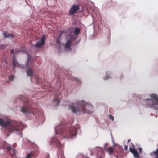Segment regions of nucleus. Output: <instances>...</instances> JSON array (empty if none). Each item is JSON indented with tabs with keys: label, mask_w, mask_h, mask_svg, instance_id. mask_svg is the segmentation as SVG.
Instances as JSON below:
<instances>
[{
	"label": "nucleus",
	"mask_w": 158,
	"mask_h": 158,
	"mask_svg": "<svg viewBox=\"0 0 158 158\" xmlns=\"http://www.w3.org/2000/svg\"><path fill=\"white\" fill-rule=\"evenodd\" d=\"M93 106L87 103L84 101L80 102H77L76 103H72L69 106V108L71 109L73 113L80 114L83 113L90 114L92 112Z\"/></svg>",
	"instance_id": "obj_1"
},
{
	"label": "nucleus",
	"mask_w": 158,
	"mask_h": 158,
	"mask_svg": "<svg viewBox=\"0 0 158 158\" xmlns=\"http://www.w3.org/2000/svg\"><path fill=\"white\" fill-rule=\"evenodd\" d=\"M55 132L56 134L64 135L69 138L76 135L77 129L73 127L66 128L65 127L60 126L56 127Z\"/></svg>",
	"instance_id": "obj_2"
},
{
	"label": "nucleus",
	"mask_w": 158,
	"mask_h": 158,
	"mask_svg": "<svg viewBox=\"0 0 158 158\" xmlns=\"http://www.w3.org/2000/svg\"><path fill=\"white\" fill-rule=\"evenodd\" d=\"M0 125L5 128L9 127V131L10 132L13 131H18L22 130V126L21 123L16 121L11 122L9 119L4 121L0 118Z\"/></svg>",
	"instance_id": "obj_3"
},
{
	"label": "nucleus",
	"mask_w": 158,
	"mask_h": 158,
	"mask_svg": "<svg viewBox=\"0 0 158 158\" xmlns=\"http://www.w3.org/2000/svg\"><path fill=\"white\" fill-rule=\"evenodd\" d=\"M152 99H146L143 100L144 105L147 107L158 110V96L154 94L150 95Z\"/></svg>",
	"instance_id": "obj_4"
},
{
	"label": "nucleus",
	"mask_w": 158,
	"mask_h": 158,
	"mask_svg": "<svg viewBox=\"0 0 158 158\" xmlns=\"http://www.w3.org/2000/svg\"><path fill=\"white\" fill-rule=\"evenodd\" d=\"M23 96H21L20 99H22L23 101H24V106L21 107V111L24 113L28 112L29 113H32L33 114H34L35 112L32 110H31V108L29 107L28 105V99L26 98L23 99Z\"/></svg>",
	"instance_id": "obj_5"
},
{
	"label": "nucleus",
	"mask_w": 158,
	"mask_h": 158,
	"mask_svg": "<svg viewBox=\"0 0 158 158\" xmlns=\"http://www.w3.org/2000/svg\"><path fill=\"white\" fill-rule=\"evenodd\" d=\"M79 9L80 7L78 5H73L69 10V14L72 15L75 14Z\"/></svg>",
	"instance_id": "obj_6"
},
{
	"label": "nucleus",
	"mask_w": 158,
	"mask_h": 158,
	"mask_svg": "<svg viewBox=\"0 0 158 158\" xmlns=\"http://www.w3.org/2000/svg\"><path fill=\"white\" fill-rule=\"evenodd\" d=\"M132 144L133 148L130 147H129V150L130 152L133 154L135 157L139 158V156L138 152L134 149V146L132 143Z\"/></svg>",
	"instance_id": "obj_7"
},
{
	"label": "nucleus",
	"mask_w": 158,
	"mask_h": 158,
	"mask_svg": "<svg viewBox=\"0 0 158 158\" xmlns=\"http://www.w3.org/2000/svg\"><path fill=\"white\" fill-rule=\"evenodd\" d=\"M45 36H43L41 39L40 40L38 41L35 44L36 47H40L44 44L45 42Z\"/></svg>",
	"instance_id": "obj_8"
},
{
	"label": "nucleus",
	"mask_w": 158,
	"mask_h": 158,
	"mask_svg": "<svg viewBox=\"0 0 158 158\" xmlns=\"http://www.w3.org/2000/svg\"><path fill=\"white\" fill-rule=\"evenodd\" d=\"M71 40H68L67 41L65 45V48L66 50L68 51L71 50V48L70 46L71 44Z\"/></svg>",
	"instance_id": "obj_9"
},
{
	"label": "nucleus",
	"mask_w": 158,
	"mask_h": 158,
	"mask_svg": "<svg viewBox=\"0 0 158 158\" xmlns=\"http://www.w3.org/2000/svg\"><path fill=\"white\" fill-rule=\"evenodd\" d=\"M27 74V76L31 77L33 74V72L31 68H29L26 71Z\"/></svg>",
	"instance_id": "obj_10"
},
{
	"label": "nucleus",
	"mask_w": 158,
	"mask_h": 158,
	"mask_svg": "<svg viewBox=\"0 0 158 158\" xmlns=\"http://www.w3.org/2000/svg\"><path fill=\"white\" fill-rule=\"evenodd\" d=\"M107 151L109 154H112L114 152L113 148L112 147H109L107 149Z\"/></svg>",
	"instance_id": "obj_11"
},
{
	"label": "nucleus",
	"mask_w": 158,
	"mask_h": 158,
	"mask_svg": "<svg viewBox=\"0 0 158 158\" xmlns=\"http://www.w3.org/2000/svg\"><path fill=\"white\" fill-rule=\"evenodd\" d=\"M4 36L5 38L10 37L12 38L13 37V35L11 34H7L6 32L4 33Z\"/></svg>",
	"instance_id": "obj_12"
},
{
	"label": "nucleus",
	"mask_w": 158,
	"mask_h": 158,
	"mask_svg": "<svg viewBox=\"0 0 158 158\" xmlns=\"http://www.w3.org/2000/svg\"><path fill=\"white\" fill-rule=\"evenodd\" d=\"M13 65L15 67H19V64L16 61L15 58H14L13 60Z\"/></svg>",
	"instance_id": "obj_13"
},
{
	"label": "nucleus",
	"mask_w": 158,
	"mask_h": 158,
	"mask_svg": "<svg viewBox=\"0 0 158 158\" xmlns=\"http://www.w3.org/2000/svg\"><path fill=\"white\" fill-rule=\"evenodd\" d=\"M16 151L15 149H13L12 152H11V155L12 157L14 158V156H16Z\"/></svg>",
	"instance_id": "obj_14"
},
{
	"label": "nucleus",
	"mask_w": 158,
	"mask_h": 158,
	"mask_svg": "<svg viewBox=\"0 0 158 158\" xmlns=\"http://www.w3.org/2000/svg\"><path fill=\"white\" fill-rule=\"evenodd\" d=\"M80 30L79 28H76L75 29L74 33L75 34L77 35L80 33Z\"/></svg>",
	"instance_id": "obj_15"
},
{
	"label": "nucleus",
	"mask_w": 158,
	"mask_h": 158,
	"mask_svg": "<svg viewBox=\"0 0 158 158\" xmlns=\"http://www.w3.org/2000/svg\"><path fill=\"white\" fill-rule=\"evenodd\" d=\"M54 102L57 101V103L56 104V105H57L60 103V101L59 100V98L58 97H55L54 99Z\"/></svg>",
	"instance_id": "obj_16"
},
{
	"label": "nucleus",
	"mask_w": 158,
	"mask_h": 158,
	"mask_svg": "<svg viewBox=\"0 0 158 158\" xmlns=\"http://www.w3.org/2000/svg\"><path fill=\"white\" fill-rule=\"evenodd\" d=\"M6 47V46L5 44L0 45V49H3L5 48Z\"/></svg>",
	"instance_id": "obj_17"
},
{
	"label": "nucleus",
	"mask_w": 158,
	"mask_h": 158,
	"mask_svg": "<svg viewBox=\"0 0 158 158\" xmlns=\"http://www.w3.org/2000/svg\"><path fill=\"white\" fill-rule=\"evenodd\" d=\"M33 155L31 153H29L27 154L26 158H31Z\"/></svg>",
	"instance_id": "obj_18"
},
{
	"label": "nucleus",
	"mask_w": 158,
	"mask_h": 158,
	"mask_svg": "<svg viewBox=\"0 0 158 158\" xmlns=\"http://www.w3.org/2000/svg\"><path fill=\"white\" fill-rule=\"evenodd\" d=\"M9 79L10 80L12 81L14 79V77L13 75H11L9 77Z\"/></svg>",
	"instance_id": "obj_19"
},
{
	"label": "nucleus",
	"mask_w": 158,
	"mask_h": 158,
	"mask_svg": "<svg viewBox=\"0 0 158 158\" xmlns=\"http://www.w3.org/2000/svg\"><path fill=\"white\" fill-rule=\"evenodd\" d=\"M109 118L110 119H111L112 121H114V117L111 115H110L109 116Z\"/></svg>",
	"instance_id": "obj_20"
},
{
	"label": "nucleus",
	"mask_w": 158,
	"mask_h": 158,
	"mask_svg": "<svg viewBox=\"0 0 158 158\" xmlns=\"http://www.w3.org/2000/svg\"><path fill=\"white\" fill-rule=\"evenodd\" d=\"M109 77H110L109 75H107L104 78V79L105 80H107L109 78Z\"/></svg>",
	"instance_id": "obj_21"
},
{
	"label": "nucleus",
	"mask_w": 158,
	"mask_h": 158,
	"mask_svg": "<svg viewBox=\"0 0 158 158\" xmlns=\"http://www.w3.org/2000/svg\"><path fill=\"white\" fill-rule=\"evenodd\" d=\"M7 149L8 150H11V146H9L8 147H7Z\"/></svg>",
	"instance_id": "obj_22"
},
{
	"label": "nucleus",
	"mask_w": 158,
	"mask_h": 158,
	"mask_svg": "<svg viewBox=\"0 0 158 158\" xmlns=\"http://www.w3.org/2000/svg\"><path fill=\"white\" fill-rule=\"evenodd\" d=\"M128 149V146L126 145L124 146V149L125 150H127Z\"/></svg>",
	"instance_id": "obj_23"
},
{
	"label": "nucleus",
	"mask_w": 158,
	"mask_h": 158,
	"mask_svg": "<svg viewBox=\"0 0 158 158\" xmlns=\"http://www.w3.org/2000/svg\"><path fill=\"white\" fill-rule=\"evenodd\" d=\"M142 151V148H139V153H141Z\"/></svg>",
	"instance_id": "obj_24"
},
{
	"label": "nucleus",
	"mask_w": 158,
	"mask_h": 158,
	"mask_svg": "<svg viewBox=\"0 0 158 158\" xmlns=\"http://www.w3.org/2000/svg\"><path fill=\"white\" fill-rule=\"evenodd\" d=\"M10 52L11 53V54L13 53L14 52V49H12L11 50V51H10Z\"/></svg>",
	"instance_id": "obj_25"
},
{
	"label": "nucleus",
	"mask_w": 158,
	"mask_h": 158,
	"mask_svg": "<svg viewBox=\"0 0 158 158\" xmlns=\"http://www.w3.org/2000/svg\"><path fill=\"white\" fill-rule=\"evenodd\" d=\"M31 46L32 47V48H34V47H35V45H34V44H31Z\"/></svg>",
	"instance_id": "obj_26"
},
{
	"label": "nucleus",
	"mask_w": 158,
	"mask_h": 158,
	"mask_svg": "<svg viewBox=\"0 0 158 158\" xmlns=\"http://www.w3.org/2000/svg\"><path fill=\"white\" fill-rule=\"evenodd\" d=\"M35 77H36V80H38L39 79V78H38V77H37V76H35Z\"/></svg>",
	"instance_id": "obj_27"
},
{
	"label": "nucleus",
	"mask_w": 158,
	"mask_h": 158,
	"mask_svg": "<svg viewBox=\"0 0 158 158\" xmlns=\"http://www.w3.org/2000/svg\"><path fill=\"white\" fill-rule=\"evenodd\" d=\"M131 141V140L130 139H128V143H129L130 142V141Z\"/></svg>",
	"instance_id": "obj_28"
},
{
	"label": "nucleus",
	"mask_w": 158,
	"mask_h": 158,
	"mask_svg": "<svg viewBox=\"0 0 158 158\" xmlns=\"http://www.w3.org/2000/svg\"><path fill=\"white\" fill-rule=\"evenodd\" d=\"M40 79H39L38 80H37V81H38V82H39V81L40 80Z\"/></svg>",
	"instance_id": "obj_29"
},
{
	"label": "nucleus",
	"mask_w": 158,
	"mask_h": 158,
	"mask_svg": "<svg viewBox=\"0 0 158 158\" xmlns=\"http://www.w3.org/2000/svg\"><path fill=\"white\" fill-rule=\"evenodd\" d=\"M4 62H5V63H6V60H5V61H4Z\"/></svg>",
	"instance_id": "obj_30"
},
{
	"label": "nucleus",
	"mask_w": 158,
	"mask_h": 158,
	"mask_svg": "<svg viewBox=\"0 0 158 158\" xmlns=\"http://www.w3.org/2000/svg\"><path fill=\"white\" fill-rule=\"evenodd\" d=\"M28 63H29V61H28L27 62V64Z\"/></svg>",
	"instance_id": "obj_31"
},
{
	"label": "nucleus",
	"mask_w": 158,
	"mask_h": 158,
	"mask_svg": "<svg viewBox=\"0 0 158 158\" xmlns=\"http://www.w3.org/2000/svg\"><path fill=\"white\" fill-rule=\"evenodd\" d=\"M59 155H58V158H59Z\"/></svg>",
	"instance_id": "obj_32"
},
{
	"label": "nucleus",
	"mask_w": 158,
	"mask_h": 158,
	"mask_svg": "<svg viewBox=\"0 0 158 158\" xmlns=\"http://www.w3.org/2000/svg\"><path fill=\"white\" fill-rule=\"evenodd\" d=\"M58 143H59V144H60V142H58Z\"/></svg>",
	"instance_id": "obj_33"
},
{
	"label": "nucleus",
	"mask_w": 158,
	"mask_h": 158,
	"mask_svg": "<svg viewBox=\"0 0 158 158\" xmlns=\"http://www.w3.org/2000/svg\"><path fill=\"white\" fill-rule=\"evenodd\" d=\"M31 79H32V78H31Z\"/></svg>",
	"instance_id": "obj_34"
}]
</instances>
